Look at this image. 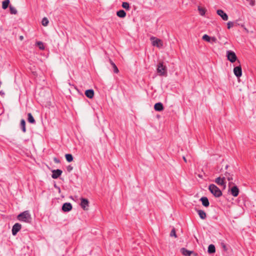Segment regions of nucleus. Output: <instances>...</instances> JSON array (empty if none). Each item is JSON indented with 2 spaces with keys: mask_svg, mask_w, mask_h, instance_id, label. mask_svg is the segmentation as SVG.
I'll use <instances>...</instances> for the list:
<instances>
[{
  "mask_svg": "<svg viewBox=\"0 0 256 256\" xmlns=\"http://www.w3.org/2000/svg\"><path fill=\"white\" fill-rule=\"evenodd\" d=\"M226 56L228 60L232 63L238 60L236 54L232 50H228L226 52Z\"/></svg>",
  "mask_w": 256,
  "mask_h": 256,
  "instance_id": "20e7f679",
  "label": "nucleus"
},
{
  "mask_svg": "<svg viewBox=\"0 0 256 256\" xmlns=\"http://www.w3.org/2000/svg\"><path fill=\"white\" fill-rule=\"evenodd\" d=\"M28 120L30 123H31V124L35 123V122H36L35 120L34 119V118L31 113H28Z\"/></svg>",
  "mask_w": 256,
  "mask_h": 256,
  "instance_id": "4be33fe9",
  "label": "nucleus"
},
{
  "mask_svg": "<svg viewBox=\"0 0 256 256\" xmlns=\"http://www.w3.org/2000/svg\"><path fill=\"white\" fill-rule=\"evenodd\" d=\"M228 168V165H226V169Z\"/></svg>",
  "mask_w": 256,
  "mask_h": 256,
  "instance_id": "37998d69",
  "label": "nucleus"
},
{
  "mask_svg": "<svg viewBox=\"0 0 256 256\" xmlns=\"http://www.w3.org/2000/svg\"><path fill=\"white\" fill-rule=\"evenodd\" d=\"M228 28L230 29L234 26V22H228L227 23Z\"/></svg>",
  "mask_w": 256,
  "mask_h": 256,
  "instance_id": "72a5a7b5",
  "label": "nucleus"
},
{
  "mask_svg": "<svg viewBox=\"0 0 256 256\" xmlns=\"http://www.w3.org/2000/svg\"><path fill=\"white\" fill-rule=\"evenodd\" d=\"M85 95L89 98H92L94 96V91L92 89L86 90Z\"/></svg>",
  "mask_w": 256,
  "mask_h": 256,
  "instance_id": "f3484780",
  "label": "nucleus"
},
{
  "mask_svg": "<svg viewBox=\"0 0 256 256\" xmlns=\"http://www.w3.org/2000/svg\"><path fill=\"white\" fill-rule=\"evenodd\" d=\"M182 158L185 162H187V160L184 156H182Z\"/></svg>",
  "mask_w": 256,
  "mask_h": 256,
  "instance_id": "58836bf2",
  "label": "nucleus"
},
{
  "mask_svg": "<svg viewBox=\"0 0 256 256\" xmlns=\"http://www.w3.org/2000/svg\"><path fill=\"white\" fill-rule=\"evenodd\" d=\"M200 200L202 202V204L204 206L208 207L209 206L210 202L206 197L203 196L201 198Z\"/></svg>",
  "mask_w": 256,
  "mask_h": 256,
  "instance_id": "a211bd4d",
  "label": "nucleus"
},
{
  "mask_svg": "<svg viewBox=\"0 0 256 256\" xmlns=\"http://www.w3.org/2000/svg\"><path fill=\"white\" fill-rule=\"evenodd\" d=\"M196 211L198 212V214L199 215V216L200 217V218L201 219L204 220V219L206 218V214L205 212H204L202 210H198V209H196Z\"/></svg>",
  "mask_w": 256,
  "mask_h": 256,
  "instance_id": "dca6fc26",
  "label": "nucleus"
},
{
  "mask_svg": "<svg viewBox=\"0 0 256 256\" xmlns=\"http://www.w3.org/2000/svg\"><path fill=\"white\" fill-rule=\"evenodd\" d=\"M20 38L21 40H23L24 38L23 36H20Z\"/></svg>",
  "mask_w": 256,
  "mask_h": 256,
  "instance_id": "79ce46f5",
  "label": "nucleus"
},
{
  "mask_svg": "<svg viewBox=\"0 0 256 256\" xmlns=\"http://www.w3.org/2000/svg\"><path fill=\"white\" fill-rule=\"evenodd\" d=\"M208 252L209 254H213L216 252V248L214 244H210L208 247Z\"/></svg>",
  "mask_w": 256,
  "mask_h": 256,
  "instance_id": "aec40b11",
  "label": "nucleus"
},
{
  "mask_svg": "<svg viewBox=\"0 0 256 256\" xmlns=\"http://www.w3.org/2000/svg\"><path fill=\"white\" fill-rule=\"evenodd\" d=\"M22 225L19 223L15 224L12 228V234L13 236H16L17 233L20 230Z\"/></svg>",
  "mask_w": 256,
  "mask_h": 256,
  "instance_id": "1a4fd4ad",
  "label": "nucleus"
},
{
  "mask_svg": "<svg viewBox=\"0 0 256 256\" xmlns=\"http://www.w3.org/2000/svg\"><path fill=\"white\" fill-rule=\"evenodd\" d=\"M223 248L225 250H226V246L224 244H223Z\"/></svg>",
  "mask_w": 256,
  "mask_h": 256,
  "instance_id": "a19ab883",
  "label": "nucleus"
},
{
  "mask_svg": "<svg viewBox=\"0 0 256 256\" xmlns=\"http://www.w3.org/2000/svg\"><path fill=\"white\" fill-rule=\"evenodd\" d=\"M54 188H56L58 189V190L59 192H60V188L59 186H56V184H55L54 185Z\"/></svg>",
  "mask_w": 256,
  "mask_h": 256,
  "instance_id": "4c0bfd02",
  "label": "nucleus"
},
{
  "mask_svg": "<svg viewBox=\"0 0 256 256\" xmlns=\"http://www.w3.org/2000/svg\"><path fill=\"white\" fill-rule=\"evenodd\" d=\"M42 24L44 26H48V19L46 18H43L42 20Z\"/></svg>",
  "mask_w": 256,
  "mask_h": 256,
  "instance_id": "7c9ffc66",
  "label": "nucleus"
},
{
  "mask_svg": "<svg viewBox=\"0 0 256 256\" xmlns=\"http://www.w3.org/2000/svg\"><path fill=\"white\" fill-rule=\"evenodd\" d=\"M170 236H174L175 238L177 237L174 228H173L172 230V231L170 233Z\"/></svg>",
  "mask_w": 256,
  "mask_h": 256,
  "instance_id": "473e14b6",
  "label": "nucleus"
},
{
  "mask_svg": "<svg viewBox=\"0 0 256 256\" xmlns=\"http://www.w3.org/2000/svg\"><path fill=\"white\" fill-rule=\"evenodd\" d=\"M10 10L11 14H16L18 12L16 8L11 5L10 6Z\"/></svg>",
  "mask_w": 256,
  "mask_h": 256,
  "instance_id": "bb28decb",
  "label": "nucleus"
},
{
  "mask_svg": "<svg viewBox=\"0 0 256 256\" xmlns=\"http://www.w3.org/2000/svg\"><path fill=\"white\" fill-rule=\"evenodd\" d=\"M72 209V205L70 203L66 202L63 204L62 206V210L64 212H68Z\"/></svg>",
  "mask_w": 256,
  "mask_h": 256,
  "instance_id": "ddd939ff",
  "label": "nucleus"
},
{
  "mask_svg": "<svg viewBox=\"0 0 256 256\" xmlns=\"http://www.w3.org/2000/svg\"><path fill=\"white\" fill-rule=\"evenodd\" d=\"M62 172V170L59 169L52 170V177L54 179L58 178L61 176Z\"/></svg>",
  "mask_w": 256,
  "mask_h": 256,
  "instance_id": "9b49d317",
  "label": "nucleus"
},
{
  "mask_svg": "<svg viewBox=\"0 0 256 256\" xmlns=\"http://www.w3.org/2000/svg\"><path fill=\"white\" fill-rule=\"evenodd\" d=\"M109 60H110V64H111V65L114 68V73L118 74L119 72V70H118V69L117 68L116 66L110 59Z\"/></svg>",
  "mask_w": 256,
  "mask_h": 256,
  "instance_id": "412c9836",
  "label": "nucleus"
},
{
  "mask_svg": "<svg viewBox=\"0 0 256 256\" xmlns=\"http://www.w3.org/2000/svg\"><path fill=\"white\" fill-rule=\"evenodd\" d=\"M17 218L20 221L27 223H30L32 220V216L28 210H26L20 214L18 216Z\"/></svg>",
  "mask_w": 256,
  "mask_h": 256,
  "instance_id": "f257e3e1",
  "label": "nucleus"
},
{
  "mask_svg": "<svg viewBox=\"0 0 256 256\" xmlns=\"http://www.w3.org/2000/svg\"><path fill=\"white\" fill-rule=\"evenodd\" d=\"M20 126L22 128V130L24 132H25L26 131V122L24 120L22 119L20 120Z\"/></svg>",
  "mask_w": 256,
  "mask_h": 256,
  "instance_id": "b1692460",
  "label": "nucleus"
},
{
  "mask_svg": "<svg viewBox=\"0 0 256 256\" xmlns=\"http://www.w3.org/2000/svg\"><path fill=\"white\" fill-rule=\"evenodd\" d=\"M202 39L208 42H211V37H210V36H208V35H207L206 34H204L202 36Z\"/></svg>",
  "mask_w": 256,
  "mask_h": 256,
  "instance_id": "cd10ccee",
  "label": "nucleus"
},
{
  "mask_svg": "<svg viewBox=\"0 0 256 256\" xmlns=\"http://www.w3.org/2000/svg\"><path fill=\"white\" fill-rule=\"evenodd\" d=\"M66 160L68 162H70L74 160L73 156L72 154H68L65 155Z\"/></svg>",
  "mask_w": 256,
  "mask_h": 256,
  "instance_id": "393cba45",
  "label": "nucleus"
},
{
  "mask_svg": "<svg viewBox=\"0 0 256 256\" xmlns=\"http://www.w3.org/2000/svg\"><path fill=\"white\" fill-rule=\"evenodd\" d=\"M36 44L40 50H43L44 49V46L43 43L42 42H36Z\"/></svg>",
  "mask_w": 256,
  "mask_h": 256,
  "instance_id": "2f4dec72",
  "label": "nucleus"
},
{
  "mask_svg": "<svg viewBox=\"0 0 256 256\" xmlns=\"http://www.w3.org/2000/svg\"><path fill=\"white\" fill-rule=\"evenodd\" d=\"M150 40H152V44L153 46H155L159 48H162L163 46V42L160 39L152 36L150 38Z\"/></svg>",
  "mask_w": 256,
  "mask_h": 256,
  "instance_id": "423d86ee",
  "label": "nucleus"
},
{
  "mask_svg": "<svg viewBox=\"0 0 256 256\" xmlns=\"http://www.w3.org/2000/svg\"><path fill=\"white\" fill-rule=\"evenodd\" d=\"M80 206L84 210H87L88 209L89 201L88 199L82 198H80Z\"/></svg>",
  "mask_w": 256,
  "mask_h": 256,
  "instance_id": "0eeeda50",
  "label": "nucleus"
},
{
  "mask_svg": "<svg viewBox=\"0 0 256 256\" xmlns=\"http://www.w3.org/2000/svg\"><path fill=\"white\" fill-rule=\"evenodd\" d=\"M154 109L156 111L161 112L164 109V106L162 102H157L154 106Z\"/></svg>",
  "mask_w": 256,
  "mask_h": 256,
  "instance_id": "2eb2a0df",
  "label": "nucleus"
},
{
  "mask_svg": "<svg viewBox=\"0 0 256 256\" xmlns=\"http://www.w3.org/2000/svg\"><path fill=\"white\" fill-rule=\"evenodd\" d=\"M10 4V0H5L2 2V8L3 9L6 10L8 6Z\"/></svg>",
  "mask_w": 256,
  "mask_h": 256,
  "instance_id": "a878e982",
  "label": "nucleus"
},
{
  "mask_svg": "<svg viewBox=\"0 0 256 256\" xmlns=\"http://www.w3.org/2000/svg\"><path fill=\"white\" fill-rule=\"evenodd\" d=\"M217 14L220 16L224 20H228V14L222 10H218L216 11Z\"/></svg>",
  "mask_w": 256,
  "mask_h": 256,
  "instance_id": "f8f14e48",
  "label": "nucleus"
},
{
  "mask_svg": "<svg viewBox=\"0 0 256 256\" xmlns=\"http://www.w3.org/2000/svg\"><path fill=\"white\" fill-rule=\"evenodd\" d=\"M237 63L238 64V66H236L234 68V73L237 78H240L242 75V67L240 64V62L239 60H237Z\"/></svg>",
  "mask_w": 256,
  "mask_h": 256,
  "instance_id": "39448f33",
  "label": "nucleus"
},
{
  "mask_svg": "<svg viewBox=\"0 0 256 256\" xmlns=\"http://www.w3.org/2000/svg\"><path fill=\"white\" fill-rule=\"evenodd\" d=\"M157 72L159 76H167V68L166 66L164 65V62H162L158 63L157 68Z\"/></svg>",
  "mask_w": 256,
  "mask_h": 256,
  "instance_id": "7ed1b4c3",
  "label": "nucleus"
},
{
  "mask_svg": "<svg viewBox=\"0 0 256 256\" xmlns=\"http://www.w3.org/2000/svg\"><path fill=\"white\" fill-rule=\"evenodd\" d=\"M225 176H226V178L229 181L228 185H229V186H230L231 184H233V182H230L231 180H233L232 177V176L230 175V174L229 173H227V172H226L225 174Z\"/></svg>",
  "mask_w": 256,
  "mask_h": 256,
  "instance_id": "5701e85b",
  "label": "nucleus"
},
{
  "mask_svg": "<svg viewBox=\"0 0 256 256\" xmlns=\"http://www.w3.org/2000/svg\"><path fill=\"white\" fill-rule=\"evenodd\" d=\"M210 192L216 198H219L222 196V192L220 189L215 184H210L208 186Z\"/></svg>",
  "mask_w": 256,
  "mask_h": 256,
  "instance_id": "f03ea898",
  "label": "nucleus"
},
{
  "mask_svg": "<svg viewBox=\"0 0 256 256\" xmlns=\"http://www.w3.org/2000/svg\"><path fill=\"white\" fill-rule=\"evenodd\" d=\"M116 14L118 17L124 18L126 16V12H124V10H122L118 11Z\"/></svg>",
  "mask_w": 256,
  "mask_h": 256,
  "instance_id": "6ab92c4d",
  "label": "nucleus"
},
{
  "mask_svg": "<svg viewBox=\"0 0 256 256\" xmlns=\"http://www.w3.org/2000/svg\"><path fill=\"white\" fill-rule=\"evenodd\" d=\"M66 170L68 172H70L73 170V166H72L70 165H69L66 167Z\"/></svg>",
  "mask_w": 256,
  "mask_h": 256,
  "instance_id": "c9c22d12",
  "label": "nucleus"
},
{
  "mask_svg": "<svg viewBox=\"0 0 256 256\" xmlns=\"http://www.w3.org/2000/svg\"><path fill=\"white\" fill-rule=\"evenodd\" d=\"M230 194H232V196L236 197L238 195L240 191H239V189L238 188V186H232L230 189Z\"/></svg>",
  "mask_w": 256,
  "mask_h": 256,
  "instance_id": "4468645a",
  "label": "nucleus"
},
{
  "mask_svg": "<svg viewBox=\"0 0 256 256\" xmlns=\"http://www.w3.org/2000/svg\"><path fill=\"white\" fill-rule=\"evenodd\" d=\"M54 160L56 162H57V163L60 162V160H58L56 158H54Z\"/></svg>",
  "mask_w": 256,
  "mask_h": 256,
  "instance_id": "ea45409f",
  "label": "nucleus"
},
{
  "mask_svg": "<svg viewBox=\"0 0 256 256\" xmlns=\"http://www.w3.org/2000/svg\"><path fill=\"white\" fill-rule=\"evenodd\" d=\"M217 42V39L215 37H211V42H212L216 43Z\"/></svg>",
  "mask_w": 256,
  "mask_h": 256,
  "instance_id": "e433bc0d",
  "label": "nucleus"
},
{
  "mask_svg": "<svg viewBox=\"0 0 256 256\" xmlns=\"http://www.w3.org/2000/svg\"><path fill=\"white\" fill-rule=\"evenodd\" d=\"M122 6L126 10H129L130 8V4L127 2H123L122 4Z\"/></svg>",
  "mask_w": 256,
  "mask_h": 256,
  "instance_id": "c85d7f7f",
  "label": "nucleus"
},
{
  "mask_svg": "<svg viewBox=\"0 0 256 256\" xmlns=\"http://www.w3.org/2000/svg\"><path fill=\"white\" fill-rule=\"evenodd\" d=\"M180 252L184 256H190L191 254H192L194 256H196V254L194 251L188 250L184 248L180 249Z\"/></svg>",
  "mask_w": 256,
  "mask_h": 256,
  "instance_id": "9d476101",
  "label": "nucleus"
},
{
  "mask_svg": "<svg viewBox=\"0 0 256 256\" xmlns=\"http://www.w3.org/2000/svg\"><path fill=\"white\" fill-rule=\"evenodd\" d=\"M246 1L250 2V4L252 6H254L255 4V0H246Z\"/></svg>",
  "mask_w": 256,
  "mask_h": 256,
  "instance_id": "f704fd0d",
  "label": "nucleus"
},
{
  "mask_svg": "<svg viewBox=\"0 0 256 256\" xmlns=\"http://www.w3.org/2000/svg\"><path fill=\"white\" fill-rule=\"evenodd\" d=\"M225 180L226 177L221 178L220 176H219L216 178L214 182L218 185L223 186L224 188H225L226 187V182Z\"/></svg>",
  "mask_w": 256,
  "mask_h": 256,
  "instance_id": "6e6552de",
  "label": "nucleus"
},
{
  "mask_svg": "<svg viewBox=\"0 0 256 256\" xmlns=\"http://www.w3.org/2000/svg\"><path fill=\"white\" fill-rule=\"evenodd\" d=\"M198 10L201 16H203L205 14L206 10L204 8H201L200 6H198Z\"/></svg>",
  "mask_w": 256,
  "mask_h": 256,
  "instance_id": "c756f323",
  "label": "nucleus"
}]
</instances>
